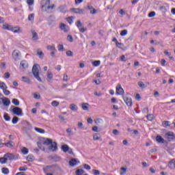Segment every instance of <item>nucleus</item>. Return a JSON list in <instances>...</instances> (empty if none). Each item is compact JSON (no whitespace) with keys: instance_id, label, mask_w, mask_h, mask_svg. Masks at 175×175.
I'll list each match as a JSON object with an SVG mask.
<instances>
[{"instance_id":"obj_1","label":"nucleus","mask_w":175,"mask_h":175,"mask_svg":"<svg viewBox=\"0 0 175 175\" xmlns=\"http://www.w3.org/2000/svg\"><path fill=\"white\" fill-rule=\"evenodd\" d=\"M32 73L36 79H37L38 81L42 83V79L39 77V70L38 69V64H34L32 68Z\"/></svg>"},{"instance_id":"obj_2","label":"nucleus","mask_w":175,"mask_h":175,"mask_svg":"<svg viewBox=\"0 0 175 175\" xmlns=\"http://www.w3.org/2000/svg\"><path fill=\"white\" fill-rule=\"evenodd\" d=\"M22 124L23 125L22 129L25 131V132H28L32 129V124H31L28 121L23 120L22 122Z\"/></svg>"},{"instance_id":"obj_3","label":"nucleus","mask_w":175,"mask_h":175,"mask_svg":"<svg viewBox=\"0 0 175 175\" xmlns=\"http://www.w3.org/2000/svg\"><path fill=\"white\" fill-rule=\"evenodd\" d=\"M42 3L43 5H42V9H43L44 8H46V9L49 10V9H54V8H55V5L54 4L50 5V0H43Z\"/></svg>"},{"instance_id":"obj_4","label":"nucleus","mask_w":175,"mask_h":175,"mask_svg":"<svg viewBox=\"0 0 175 175\" xmlns=\"http://www.w3.org/2000/svg\"><path fill=\"white\" fill-rule=\"evenodd\" d=\"M12 111L13 114H15L16 116H23V109L18 107H14Z\"/></svg>"},{"instance_id":"obj_5","label":"nucleus","mask_w":175,"mask_h":175,"mask_svg":"<svg viewBox=\"0 0 175 175\" xmlns=\"http://www.w3.org/2000/svg\"><path fill=\"white\" fill-rule=\"evenodd\" d=\"M3 105V106H9L10 105V100L8 98H0V105Z\"/></svg>"},{"instance_id":"obj_6","label":"nucleus","mask_w":175,"mask_h":175,"mask_svg":"<svg viewBox=\"0 0 175 175\" xmlns=\"http://www.w3.org/2000/svg\"><path fill=\"white\" fill-rule=\"evenodd\" d=\"M20 55H21V53L17 50H14L12 53V57L15 61L20 59Z\"/></svg>"},{"instance_id":"obj_7","label":"nucleus","mask_w":175,"mask_h":175,"mask_svg":"<svg viewBox=\"0 0 175 175\" xmlns=\"http://www.w3.org/2000/svg\"><path fill=\"white\" fill-rule=\"evenodd\" d=\"M70 11L75 14H84V9L81 8H71Z\"/></svg>"},{"instance_id":"obj_8","label":"nucleus","mask_w":175,"mask_h":175,"mask_svg":"<svg viewBox=\"0 0 175 175\" xmlns=\"http://www.w3.org/2000/svg\"><path fill=\"white\" fill-rule=\"evenodd\" d=\"M123 100L127 106H132V98L126 96H123Z\"/></svg>"},{"instance_id":"obj_9","label":"nucleus","mask_w":175,"mask_h":175,"mask_svg":"<svg viewBox=\"0 0 175 175\" xmlns=\"http://www.w3.org/2000/svg\"><path fill=\"white\" fill-rule=\"evenodd\" d=\"M116 94L117 95H124V89L120 84H118L116 86Z\"/></svg>"},{"instance_id":"obj_10","label":"nucleus","mask_w":175,"mask_h":175,"mask_svg":"<svg viewBox=\"0 0 175 175\" xmlns=\"http://www.w3.org/2000/svg\"><path fill=\"white\" fill-rule=\"evenodd\" d=\"M4 157L7 159V161H13L16 159V156L12 153H6L4 154Z\"/></svg>"},{"instance_id":"obj_11","label":"nucleus","mask_w":175,"mask_h":175,"mask_svg":"<svg viewBox=\"0 0 175 175\" xmlns=\"http://www.w3.org/2000/svg\"><path fill=\"white\" fill-rule=\"evenodd\" d=\"M28 68V62L25 60H23L21 62V66H20V69L21 70H24V69H27Z\"/></svg>"},{"instance_id":"obj_12","label":"nucleus","mask_w":175,"mask_h":175,"mask_svg":"<svg viewBox=\"0 0 175 175\" xmlns=\"http://www.w3.org/2000/svg\"><path fill=\"white\" fill-rule=\"evenodd\" d=\"M49 150L51 151H57L58 150V146H57V142H52L50 145Z\"/></svg>"},{"instance_id":"obj_13","label":"nucleus","mask_w":175,"mask_h":175,"mask_svg":"<svg viewBox=\"0 0 175 175\" xmlns=\"http://www.w3.org/2000/svg\"><path fill=\"white\" fill-rule=\"evenodd\" d=\"M44 172L47 174L50 173V172H54V166L51 165H48L45 168H44Z\"/></svg>"},{"instance_id":"obj_14","label":"nucleus","mask_w":175,"mask_h":175,"mask_svg":"<svg viewBox=\"0 0 175 175\" xmlns=\"http://www.w3.org/2000/svg\"><path fill=\"white\" fill-rule=\"evenodd\" d=\"M167 139H168L169 142L171 140H175V135L173 133L170 132L166 133Z\"/></svg>"},{"instance_id":"obj_15","label":"nucleus","mask_w":175,"mask_h":175,"mask_svg":"<svg viewBox=\"0 0 175 175\" xmlns=\"http://www.w3.org/2000/svg\"><path fill=\"white\" fill-rule=\"evenodd\" d=\"M12 32H14V33H21V29H20V27H12V29H11Z\"/></svg>"},{"instance_id":"obj_16","label":"nucleus","mask_w":175,"mask_h":175,"mask_svg":"<svg viewBox=\"0 0 175 175\" xmlns=\"http://www.w3.org/2000/svg\"><path fill=\"white\" fill-rule=\"evenodd\" d=\"M164 149L165 150V151H167L170 155H173V154H174V152H172V150H173V148H170V146L169 145H165V146L164 147Z\"/></svg>"},{"instance_id":"obj_17","label":"nucleus","mask_w":175,"mask_h":175,"mask_svg":"<svg viewBox=\"0 0 175 175\" xmlns=\"http://www.w3.org/2000/svg\"><path fill=\"white\" fill-rule=\"evenodd\" d=\"M87 8L90 11V14H96V10L92 5H88Z\"/></svg>"},{"instance_id":"obj_18","label":"nucleus","mask_w":175,"mask_h":175,"mask_svg":"<svg viewBox=\"0 0 175 175\" xmlns=\"http://www.w3.org/2000/svg\"><path fill=\"white\" fill-rule=\"evenodd\" d=\"M168 167L170 169H175V159H173L168 163Z\"/></svg>"},{"instance_id":"obj_19","label":"nucleus","mask_w":175,"mask_h":175,"mask_svg":"<svg viewBox=\"0 0 175 175\" xmlns=\"http://www.w3.org/2000/svg\"><path fill=\"white\" fill-rule=\"evenodd\" d=\"M31 35H32V40H38L39 39V37L38 36V33H36L35 30L31 31Z\"/></svg>"},{"instance_id":"obj_20","label":"nucleus","mask_w":175,"mask_h":175,"mask_svg":"<svg viewBox=\"0 0 175 175\" xmlns=\"http://www.w3.org/2000/svg\"><path fill=\"white\" fill-rule=\"evenodd\" d=\"M59 10L61 13H66V12H68V10H66V5H65L59 6Z\"/></svg>"},{"instance_id":"obj_21","label":"nucleus","mask_w":175,"mask_h":175,"mask_svg":"<svg viewBox=\"0 0 175 175\" xmlns=\"http://www.w3.org/2000/svg\"><path fill=\"white\" fill-rule=\"evenodd\" d=\"M156 140L157 143H160V144L165 143V139L161 135H157L156 137Z\"/></svg>"},{"instance_id":"obj_22","label":"nucleus","mask_w":175,"mask_h":175,"mask_svg":"<svg viewBox=\"0 0 175 175\" xmlns=\"http://www.w3.org/2000/svg\"><path fill=\"white\" fill-rule=\"evenodd\" d=\"M13 26L9 24H4L3 25V29H7V31H12Z\"/></svg>"},{"instance_id":"obj_23","label":"nucleus","mask_w":175,"mask_h":175,"mask_svg":"<svg viewBox=\"0 0 175 175\" xmlns=\"http://www.w3.org/2000/svg\"><path fill=\"white\" fill-rule=\"evenodd\" d=\"M59 27H60V29H62V31H64V32H68V27H66V24L61 23Z\"/></svg>"},{"instance_id":"obj_24","label":"nucleus","mask_w":175,"mask_h":175,"mask_svg":"<svg viewBox=\"0 0 175 175\" xmlns=\"http://www.w3.org/2000/svg\"><path fill=\"white\" fill-rule=\"evenodd\" d=\"M27 20L28 21H31V23H33V20H35V14H29Z\"/></svg>"},{"instance_id":"obj_25","label":"nucleus","mask_w":175,"mask_h":175,"mask_svg":"<svg viewBox=\"0 0 175 175\" xmlns=\"http://www.w3.org/2000/svg\"><path fill=\"white\" fill-rule=\"evenodd\" d=\"M70 166H75L77 165V160L76 159H72L69 161Z\"/></svg>"},{"instance_id":"obj_26","label":"nucleus","mask_w":175,"mask_h":175,"mask_svg":"<svg viewBox=\"0 0 175 175\" xmlns=\"http://www.w3.org/2000/svg\"><path fill=\"white\" fill-rule=\"evenodd\" d=\"M27 161L28 162H33V161H35V157H33V155H32V154H29L27 157Z\"/></svg>"},{"instance_id":"obj_27","label":"nucleus","mask_w":175,"mask_h":175,"mask_svg":"<svg viewBox=\"0 0 175 175\" xmlns=\"http://www.w3.org/2000/svg\"><path fill=\"white\" fill-rule=\"evenodd\" d=\"M70 110H72V111H77L79 108L77 107V105L75 104H71L70 105Z\"/></svg>"},{"instance_id":"obj_28","label":"nucleus","mask_w":175,"mask_h":175,"mask_svg":"<svg viewBox=\"0 0 175 175\" xmlns=\"http://www.w3.org/2000/svg\"><path fill=\"white\" fill-rule=\"evenodd\" d=\"M46 49L49 50L50 51H55V45L53 44V45H47L46 46Z\"/></svg>"},{"instance_id":"obj_29","label":"nucleus","mask_w":175,"mask_h":175,"mask_svg":"<svg viewBox=\"0 0 175 175\" xmlns=\"http://www.w3.org/2000/svg\"><path fill=\"white\" fill-rule=\"evenodd\" d=\"M37 55H38L39 58H41L42 59L44 57V53H43V51L38 49L37 50Z\"/></svg>"},{"instance_id":"obj_30","label":"nucleus","mask_w":175,"mask_h":175,"mask_svg":"<svg viewBox=\"0 0 175 175\" xmlns=\"http://www.w3.org/2000/svg\"><path fill=\"white\" fill-rule=\"evenodd\" d=\"M62 150L64 152H68L69 151V146L66 144L62 146Z\"/></svg>"},{"instance_id":"obj_31","label":"nucleus","mask_w":175,"mask_h":175,"mask_svg":"<svg viewBox=\"0 0 175 175\" xmlns=\"http://www.w3.org/2000/svg\"><path fill=\"white\" fill-rule=\"evenodd\" d=\"M6 162H8V159L6 158V157H5V155L3 156V157H0V163L3 165L6 163Z\"/></svg>"},{"instance_id":"obj_32","label":"nucleus","mask_w":175,"mask_h":175,"mask_svg":"<svg viewBox=\"0 0 175 175\" xmlns=\"http://www.w3.org/2000/svg\"><path fill=\"white\" fill-rule=\"evenodd\" d=\"M52 79H53V72L49 71L47 72V81H51Z\"/></svg>"},{"instance_id":"obj_33","label":"nucleus","mask_w":175,"mask_h":175,"mask_svg":"<svg viewBox=\"0 0 175 175\" xmlns=\"http://www.w3.org/2000/svg\"><path fill=\"white\" fill-rule=\"evenodd\" d=\"M76 175H83L84 174V170L83 169H78L75 172Z\"/></svg>"},{"instance_id":"obj_34","label":"nucleus","mask_w":175,"mask_h":175,"mask_svg":"<svg viewBox=\"0 0 175 175\" xmlns=\"http://www.w3.org/2000/svg\"><path fill=\"white\" fill-rule=\"evenodd\" d=\"M1 172H2L3 174H9V173H10L9 168H8V167L1 168Z\"/></svg>"},{"instance_id":"obj_35","label":"nucleus","mask_w":175,"mask_h":175,"mask_svg":"<svg viewBox=\"0 0 175 175\" xmlns=\"http://www.w3.org/2000/svg\"><path fill=\"white\" fill-rule=\"evenodd\" d=\"M22 81H24V83H27V84H31V80L27 77H23Z\"/></svg>"},{"instance_id":"obj_36","label":"nucleus","mask_w":175,"mask_h":175,"mask_svg":"<svg viewBox=\"0 0 175 175\" xmlns=\"http://www.w3.org/2000/svg\"><path fill=\"white\" fill-rule=\"evenodd\" d=\"M53 143V140L46 139L44 142L43 144L45 146H50Z\"/></svg>"},{"instance_id":"obj_37","label":"nucleus","mask_w":175,"mask_h":175,"mask_svg":"<svg viewBox=\"0 0 175 175\" xmlns=\"http://www.w3.org/2000/svg\"><path fill=\"white\" fill-rule=\"evenodd\" d=\"M34 131H36L38 133H44V132H45L44 129H40V128H38V127H35L34 128Z\"/></svg>"},{"instance_id":"obj_38","label":"nucleus","mask_w":175,"mask_h":175,"mask_svg":"<svg viewBox=\"0 0 175 175\" xmlns=\"http://www.w3.org/2000/svg\"><path fill=\"white\" fill-rule=\"evenodd\" d=\"M21 152L22 154H23V155H27V154H28L29 152L28 148H27L26 147L22 148Z\"/></svg>"},{"instance_id":"obj_39","label":"nucleus","mask_w":175,"mask_h":175,"mask_svg":"<svg viewBox=\"0 0 175 175\" xmlns=\"http://www.w3.org/2000/svg\"><path fill=\"white\" fill-rule=\"evenodd\" d=\"M3 146H5L6 147H8L10 148L13 147V142L9 141L8 143H4Z\"/></svg>"},{"instance_id":"obj_40","label":"nucleus","mask_w":175,"mask_h":175,"mask_svg":"<svg viewBox=\"0 0 175 175\" xmlns=\"http://www.w3.org/2000/svg\"><path fill=\"white\" fill-rule=\"evenodd\" d=\"M0 88L3 91L4 90H6L8 88V86H6V84L5 83L1 82L0 83Z\"/></svg>"},{"instance_id":"obj_41","label":"nucleus","mask_w":175,"mask_h":175,"mask_svg":"<svg viewBox=\"0 0 175 175\" xmlns=\"http://www.w3.org/2000/svg\"><path fill=\"white\" fill-rule=\"evenodd\" d=\"M12 103L15 106H18L20 105V101L17 98L12 99Z\"/></svg>"},{"instance_id":"obj_42","label":"nucleus","mask_w":175,"mask_h":175,"mask_svg":"<svg viewBox=\"0 0 175 175\" xmlns=\"http://www.w3.org/2000/svg\"><path fill=\"white\" fill-rule=\"evenodd\" d=\"M94 122L96 125H100L103 122V120L98 118L94 120Z\"/></svg>"},{"instance_id":"obj_43","label":"nucleus","mask_w":175,"mask_h":175,"mask_svg":"<svg viewBox=\"0 0 175 175\" xmlns=\"http://www.w3.org/2000/svg\"><path fill=\"white\" fill-rule=\"evenodd\" d=\"M51 105L53 107H57V106H59V102L57 101V100H53L51 103Z\"/></svg>"},{"instance_id":"obj_44","label":"nucleus","mask_w":175,"mask_h":175,"mask_svg":"<svg viewBox=\"0 0 175 175\" xmlns=\"http://www.w3.org/2000/svg\"><path fill=\"white\" fill-rule=\"evenodd\" d=\"M100 136L99 135L98 133H95L93 135V140H100Z\"/></svg>"},{"instance_id":"obj_45","label":"nucleus","mask_w":175,"mask_h":175,"mask_svg":"<svg viewBox=\"0 0 175 175\" xmlns=\"http://www.w3.org/2000/svg\"><path fill=\"white\" fill-rule=\"evenodd\" d=\"M163 126L164 128H167V126H170V121H163Z\"/></svg>"},{"instance_id":"obj_46","label":"nucleus","mask_w":175,"mask_h":175,"mask_svg":"<svg viewBox=\"0 0 175 175\" xmlns=\"http://www.w3.org/2000/svg\"><path fill=\"white\" fill-rule=\"evenodd\" d=\"M3 118L5 121H10V116L6 113H4Z\"/></svg>"},{"instance_id":"obj_47","label":"nucleus","mask_w":175,"mask_h":175,"mask_svg":"<svg viewBox=\"0 0 175 175\" xmlns=\"http://www.w3.org/2000/svg\"><path fill=\"white\" fill-rule=\"evenodd\" d=\"M12 124H17V122H18V118L17 116H14V117L12 118Z\"/></svg>"},{"instance_id":"obj_48","label":"nucleus","mask_w":175,"mask_h":175,"mask_svg":"<svg viewBox=\"0 0 175 175\" xmlns=\"http://www.w3.org/2000/svg\"><path fill=\"white\" fill-rule=\"evenodd\" d=\"M147 120L148 121H152L154 120V115L153 114H149L146 116Z\"/></svg>"},{"instance_id":"obj_49","label":"nucleus","mask_w":175,"mask_h":175,"mask_svg":"<svg viewBox=\"0 0 175 175\" xmlns=\"http://www.w3.org/2000/svg\"><path fill=\"white\" fill-rule=\"evenodd\" d=\"M126 35H128V30L124 29L120 32V36H126Z\"/></svg>"},{"instance_id":"obj_50","label":"nucleus","mask_w":175,"mask_h":175,"mask_svg":"<svg viewBox=\"0 0 175 175\" xmlns=\"http://www.w3.org/2000/svg\"><path fill=\"white\" fill-rule=\"evenodd\" d=\"M92 65L94 66H99V65H100V61L99 60H96L94 62H92Z\"/></svg>"},{"instance_id":"obj_51","label":"nucleus","mask_w":175,"mask_h":175,"mask_svg":"<svg viewBox=\"0 0 175 175\" xmlns=\"http://www.w3.org/2000/svg\"><path fill=\"white\" fill-rule=\"evenodd\" d=\"M138 85L140 88H146V84H144L142 81L138 82Z\"/></svg>"},{"instance_id":"obj_52","label":"nucleus","mask_w":175,"mask_h":175,"mask_svg":"<svg viewBox=\"0 0 175 175\" xmlns=\"http://www.w3.org/2000/svg\"><path fill=\"white\" fill-rule=\"evenodd\" d=\"M82 109L83 110H85V111L88 110V103L82 104Z\"/></svg>"},{"instance_id":"obj_53","label":"nucleus","mask_w":175,"mask_h":175,"mask_svg":"<svg viewBox=\"0 0 175 175\" xmlns=\"http://www.w3.org/2000/svg\"><path fill=\"white\" fill-rule=\"evenodd\" d=\"M120 170L122 171V172H120L121 175H124V174H125V173H126V168H125L124 167H121Z\"/></svg>"},{"instance_id":"obj_54","label":"nucleus","mask_w":175,"mask_h":175,"mask_svg":"<svg viewBox=\"0 0 175 175\" xmlns=\"http://www.w3.org/2000/svg\"><path fill=\"white\" fill-rule=\"evenodd\" d=\"M73 16H70L67 18V21L68 23H69V24H72V23H73Z\"/></svg>"},{"instance_id":"obj_55","label":"nucleus","mask_w":175,"mask_h":175,"mask_svg":"<svg viewBox=\"0 0 175 175\" xmlns=\"http://www.w3.org/2000/svg\"><path fill=\"white\" fill-rule=\"evenodd\" d=\"M66 55L67 57H73V52L72 51H67Z\"/></svg>"},{"instance_id":"obj_56","label":"nucleus","mask_w":175,"mask_h":175,"mask_svg":"<svg viewBox=\"0 0 175 175\" xmlns=\"http://www.w3.org/2000/svg\"><path fill=\"white\" fill-rule=\"evenodd\" d=\"M116 44V47H118V49H122V47L124 46V44L121 42H118Z\"/></svg>"},{"instance_id":"obj_57","label":"nucleus","mask_w":175,"mask_h":175,"mask_svg":"<svg viewBox=\"0 0 175 175\" xmlns=\"http://www.w3.org/2000/svg\"><path fill=\"white\" fill-rule=\"evenodd\" d=\"M1 69H6V64L5 62H1L0 64Z\"/></svg>"},{"instance_id":"obj_58","label":"nucleus","mask_w":175,"mask_h":175,"mask_svg":"<svg viewBox=\"0 0 175 175\" xmlns=\"http://www.w3.org/2000/svg\"><path fill=\"white\" fill-rule=\"evenodd\" d=\"M34 1L33 0H27V3L29 6H32L33 5Z\"/></svg>"},{"instance_id":"obj_59","label":"nucleus","mask_w":175,"mask_h":175,"mask_svg":"<svg viewBox=\"0 0 175 175\" xmlns=\"http://www.w3.org/2000/svg\"><path fill=\"white\" fill-rule=\"evenodd\" d=\"M67 40H68V42H73V37L72 36V35H68L67 36Z\"/></svg>"},{"instance_id":"obj_60","label":"nucleus","mask_w":175,"mask_h":175,"mask_svg":"<svg viewBox=\"0 0 175 175\" xmlns=\"http://www.w3.org/2000/svg\"><path fill=\"white\" fill-rule=\"evenodd\" d=\"M3 92L4 95H5L7 96H8V95H10V91H9V90H8L6 89L3 90Z\"/></svg>"},{"instance_id":"obj_61","label":"nucleus","mask_w":175,"mask_h":175,"mask_svg":"<svg viewBox=\"0 0 175 175\" xmlns=\"http://www.w3.org/2000/svg\"><path fill=\"white\" fill-rule=\"evenodd\" d=\"M92 172L94 175H99L100 174V172L98 170H93Z\"/></svg>"},{"instance_id":"obj_62","label":"nucleus","mask_w":175,"mask_h":175,"mask_svg":"<svg viewBox=\"0 0 175 175\" xmlns=\"http://www.w3.org/2000/svg\"><path fill=\"white\" fill-rule=\"evenodd\" d=\"M57 49L59 51H64V45L59 44L57 46Z\"/></svg>"},{"instance_id":"obj_63","label":"nucleus","mask_w":175,"mask_h":175,"mask_svg":"<svg viewBox=\"0 0 175 175\" xmlns=\"http://www.w3.org/2000/svg\"><path fill=\"white\" fill-rule=\"evenodd\" d=\"M76 25H77V28H80V27H81L83 25V23H81V21H78L76 23Z\"/></svg>"},{"instance_id":"obj_64","label":"nucleus","mask_w":175,"mask_h":175,"mask_svg":"<svg viewBox=\"0 0 175 175\" xmlns=\"http://www.w3.org/2000/svg\"><path fill=\"white\" fill-rule=\"evenodd\" d=\"M148 17H155V12H151L148 14Z\"/></svg>"}]
</instances>
